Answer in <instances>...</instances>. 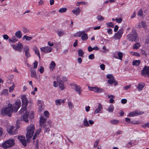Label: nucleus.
<instances>
[{"label":"nucleus","mask_w":149,"mask_h":149,"mask_svg":"<svg viewBox=\"0 0 149 149\" xmlns=\"http://www.w3.org/2000/svg\"><path fill=\"white\" fill-rule=\"evenodd\" d=\"M14 112L13 106L11 104H8V107L3 108L1 110V114H6L9 116H11L12 113Z\"/></svg>","instance_id":"nucleus-1"},{"label":"nucleus","mask_w":149,"mask_h":149,"mask_svg":"<svg viewBox=\"0 0 149 149\" xmlns=\"http://www.w3.org/2000/svg\"><path fill=\"white\" fill-rule=\"evenodd\" d=\"M35 129L33 125L30 124L26 128L27 133L26 135L27 140H30L31 138L34 133Z\"/></svg>","instance_id":"nucleus-2"},{"label":"nucleus","mask_w":149,"mask_h":149,"mask_svg":"<svg viewBox=\"0 0 149 149\" xmlns=\"http://www.w3.org/2000/svg\"><path fill=\"white\" fill-rule=\"evenodd\" d=\"M127 37L128 40L131 41H135L138 40L137 33L135 31H133L132 33L128 34Z\"/></svg>","instance_id":"nucleus-3"},{"label":"nucleus","mask_w":149,"mask_h":149,"mask_svg":"<svg viewBox=\"0 0 149 149\" xmlns=\"http://www.w3.org/2000/svg\"><path fill=\"white\" fill-rule=\"evenodd\" d=\"M14 139H9L4 142L2 144V146L4 148L6 149L12 147L15 144Z\"/></svg>","instance_id":"nucleus-4"},{"label":"nucleus","mask_w":149,"mask_h":149,"mask_svg":"<svg viewBox=\"0 0 149 149\" xmlns=\"http://www.w3.org/2000/svg\"><path fill=\"white\" fill-rule=\"evenodd\" d=\"M107 77L109 79L108 80V82L109 83L111 84H112L114 83L115 85L117 84L118 82L115 81L114 77L111 74H109L107 76Z\"/></svg>","instance_id":"nucleus-5"},{"label":"nucleus","mask_w":149,"mask_h":149,"mask_svg":"<svg viewBox=\"0 0 149 149\" xmlns=\"http://www.w3.org/2000/svg\"><path fill=\"white\" fill-rule=\"evenodd\" d=\"M141 75L145 77H149V67L145 66L141 71Z\"/></svg>","instance_id":"nucleus-6"},{"label":"nucleus","mask_w":149,"mask_h":149,"mask_svg":"<svg viewBox=\"0 0 149 149\" xmlns=\"http://www.w3.org/2000/svg\"><path fill=\"white\" fill-rule=\"evenodd\" d=\"M123 29H121L119 30L118 32L115 34L113 38L115 39H119L121 37L123 33Z\"/></svg>","instance_id":"nucleus-7"},{"label":"nucleus","mask_w":149,"mask_h":149,"mask_svg":"<svg viewBox=\"0 0 149 149\" xmlns=\"http://www.w3.org/2000/svg\"><path fill=\"white\" fill-rule=\"evenodd\" d=\"M40 49L42 52L45 53L50 52L52 50V48L49 46L42 47H41Z\"/></svg>","instance_id":"nucleus-8"},{"label":"nucleus","mask_w":149,"mask_h":149,"mask_svg":"<svg viewBox=\"0 0 149 149\" xmlns=\"http://www.w3.org/2000/svg\"><path fill=\"white\" fill-rule=\"evenodd\" d=\"M15 127L11 126L7 129L8 132L11 134H14L17 133V129H15Z\"/></svg>","instance_id":"nucleus-9"},{"label":"nucleus","mask_w":149,"mask_h":149,"mask_svg":"<svg viewBox=\"0 0 149 149\" xmlns=\"http://www.w3.org/2000/svg\"><path fill=\"white\" fill-rule=\"evenodd\" d=\"M21 101L20 100H17L15 103L14 108L13 109L14 112H16L17 111L18 109L21 106Z\"/></svg>","instance_id":"nucleus-10"},{"label":"nucleus","mask_w":149,"mask_h":149,"mask_svg":"<svg viewBox=\"0 0 149 149\" xmlns=\"http://www.w3.org/2000/svg\"><path fill=\"white\" fill-rule=\"evenodd\" d=\"M143 112L138 111H135L130 112L128 115V116L133 117L140 115L143 113Z\"/></svg>","instance_id":"nucleus-11"},{"label":"nucleus","mask_w":149,"mask_h":149,"mask_svg":"<svg viewBox=\"0 0 149 149\" xmlns=\"http://www.w3.org/2000/svg\"><path fill=\"white\" fill-rule=\"evenodd\" d=\"M21 99L22 102V105L23 107H26L28 103V101L27 100L26 96L25 95L22 96Z\"/></svg>","instance_id":"nucleus-12"},{"label":"nucleus","mask_w":149,"mask_h":149,"mask_svg":"<svg viewBox=\"0 0 149 149\" xmlns=\"http://www.w3.org/2000/svg\"><path fill=\"white\" fill-rule=\"evenodd\" d=\"M24 51L26 58L29 57L30 56V54L29 52V47L28 46L26 45L24 46Z\"/></svg>","instance_id":"nucleus-13"},{"label":"nucleus","mask_w":149,"mask_h":149,"mask_svg":"<svg viewBox=\"0 0 149 149\" xmlns=\"http://www.w3.org/2000/svg\"><path fill=\"white\" fill-rule=\"evenodd\" d=\"M18 139H19L22 144L24 146L26 145L25 137L22 136H18Z\"/></svg>","instance_id":"nucleus-14"},{"label":"nucleus","mask_w":149,"mask_h":149,"mask_svg":"<svg viewBox=\"0 0 149 149\" xmlns=\"http://www.w3.org/2000/svg\"><path fill=\"white\" fill-rule=\"evenodd\" d=\"M29 112H26V113L21 118V120H23L26 123H28L29 122Z\"/></svg>","instance_id":"nucleus-15"},{"label":"nucleus","mask_w":149,"mask_h":149,"mask_svg":"<svg viewBox=\"0 0 149 149\" xmlns=\"http://www.w3.org/2000/svg\"><path fill=\"white\" fill-rule=\"evenodd\" d=\"M31 77L36 79L38 77L36 75V71L33 68H31Z\"/></svg>","instance_id":"nucleus-16"},{"label":"nucleus","mask_w":149,"mask_h":149,"mask_svg":"<svg viewBox=\"0 0 149 149\" xmlns=\"http://www.w3.org/2000/svg\"><path fill=\"white\" fill-rule=\"evenodd\" d=\"M18 40V38L16 36H13L12 37L11 39H9L8 41L10 42H11L14 43L16 42Z\"/></svg>","instance_id":"nucleus-17"},{"label":"nucleus","mask_w":149,"mask_h":149,"mask_svg":"<svg viewBox=\"0 0 149 149\" xmlns=\"http://www.w3.org/2000/svg\"><path fill=\"white\" fill-rule=\"evenodd\" d=\"M17 51L19 52H21L22 51V49L23 48V46L22 44L20 42H18L17 43Z\"/></svg>","instance_id":"nucleus-18"},{"label":"nucleus","mask_w":149,"mask_h":149,"mask_svg":"<svg viewBox=\"0 0 149 149\" xmlns=\"http://www.w3.org/2000/svg\"><path fill=\"white\" fill-rule=\"evenodd\" d=\"M102 108V105L100 104L99 103L98 108L94 111V113L95 114L99 113Z\"/></svg>","instance_id":"nucleus-19"},{"label":"nucleus","mask_w":149,"mask_h":149,"mask_svg":"<svg viewBox=\"0 0 149 149\" xmlns=\"http://www.w3.org/2000/svg\"><path fill=\"white\" fill-rule=\"evenodd\" d=\"M75 90L79 95L81 94V92L82 91V89L80 86H76Z\"/></svg>","instance_id":"nucleus-20"},{"label":"nucleus","mask_w":149,"mask_h":149,"mask_svg":"<svg viewBox=\"0 0 149 149\" xmlns=\"http://www.w3.org/2000/svg\"><path fill=\"white\" fill-rule=\"evenodd\" d=\"M118 57L117 56H115V55H114L113 56L117 59H119L120 60H122V58L123 57V54L121 52H118Z\"/></svg>","instance_id":"nucleus-21"},{"label":"nucleus","mask_w":149,"mask_h":149,"mask_svg":"<svg viewBox=\"0 0 149 149\" xmlns=\"http://www.w3.org/2000/svg\"><path fill=\"white\" fill-rule=\"evenodd\" d=\"M80 10L79 7L75 9H74L72 10L73 13L76 15H78L80 12Z\"/></svg>","instance_id":"nucleus-22"},{"label":"nucleus","mask_w":149,"mask_h":149,"mask_svg":"<svg viewBox=\"0 0 149 149\" xmlns=\"http://www.w3.org/2000/svg\"><path fill=\"white\" fill-rule=\"evenodd\" d=\"M145 86V84L141 83L138 84L137 88L139 91H141Z\"/></svg>","instance_id":"nucleus-23"},{"label":"nucleus","mask_w":149,"mask_h":149,"mask_svg":"<svg viewBox=\"0 0 149 149\" xmlns=\"http://www.w3.org/2000/svg\"><path fill=\"white\" fill-rule=\"evenodd\" d=\"M33 49L35 52V54L38 56L39 58L40 59V56L39 52V51L37 47L36 46H34L33 47Z\"/></svg>","instance_id":"nucleus-24"},{"label":"nucleus","mask_w":149,"mask_h":149,"mask_svg":"<svg viewBox=\"0 0 149 149\" xmlns=\"http://www.w3.org/2000/svg\"><path fill=\"white\" fill-rule=\"evenodd\" d=\"M15 35L17 38H21L22 36V33L20 31H17L15 33Z\"/></svg>","instance_id":"nucleus-25"},{"label":"nucleus","mask_w":149,"mask_h":149,"mask_svg":"<svg viewBox=\"0 0 149 149\" xmlns=\"http://www.w3.org/2000/svg\"><path fill=\"white\" fill-rule=\"evenodd\" d=\"M114 107L112 104H111L109 106L107 110L110 112H113L114 110Z\"/></svg>","instance_id":"nucleus-26"},{"label":"nucleus","mask_w":149,"mask_h":149,"mask_svg":"<svg viewBox=\"0 0 149 149\" xmlns=\"http://www.w3.org/2000/svg\"><path fill=\"white\" fill-rule=\"evenodd\" d=\"M56 66V64L54 61H52L50 64V68L51 70L53 71Z\"/></svg>","instance_id":"nucleus-27"},{"label":"nucleus","mask_w":149,"mask_h":149,"mask_svg":"<svg viewBox=\"0 0 149 149\" xmlns=\"http://www.w3.org/2000/svg\"><path fill=\"white\" fill-rule=\"evenodd\" d=\"M57 33L58 36L60 37H61L62 36L65 35L66 33L64 31H57Z\"/></svg>","instance_id":"nucleus-28"},{"label":"nucleus","mask_w":149,"mask_h":149,"mask_svg":"<svg viewBox=\"0 0 149 149\" xmlns=\"http://www.w3.org/2000/svg\"><path fill=\"white\" fill-rule=\"evenodd\" d=\"M98 49L99 48L96 46L92 48L91 46H90L88 47V50L89 52H91L93 50H98Z\"/></svg>","instance_id":"nucleus-29"},{"label":"nucleus","mask_w":149,"mask_h":149,"mask_svg":"<svg viewBox=\"0 0 149 149\" xmlns=\"http://www.w3.org/2000/svg\"><path fill=\"white\" fill-rule=\"evenodd\" d=\"M88 37L86 34L85 33L81 36V38L82 40L83 41L86 40L88 39Z\"/></svg>","instance_id":"nucleus-30"},{"label":"nucleus","mask_w":149,"mask_h":149,"mask_svg":"<svg viewBox=\"0 0 149 149\" xmlns=\"http://www.w3.org/2000/svg\"><path fill=\"white\" fill-rule=\"evenodd\" d=\"M26 107L25 106H23L22 105V108L20 111H19V112L20 113H26V112H27L26 111Z\"/></svg>","instance_id":"nucleus-31"},{"label":"nucleus","mask_w":149,"mask_h":149,"mask_svg":"<svg viewBox=\"0 0 149 149\" xmlns=\"http://www.w3.org/2000/svg\"><path fill=\"white\" fill-rule=\"evenodd\" d=\"M140 63V60H134L133 61L132 64L134 65L138 66Z\"/></svg>","instance_id":"nucleus-32"},{"label":"nucleus","mask_w":149,"mask_h":149,"mask_svg":"<svg viewBox=\"0 0 149 149\" xmlns=\"http://www.w3.org/2000/svg\"><path fill=\"white\" fill-rule=\"evenodd\" d=\"M84 54V52L81 49H79L78 51V54L79 56L82 57Z\"/></svg>","instance_id":"nucleus-33"},{"label":"nucleus","mask_w":149,"mask_h":149,"mask_svg":"<svg viewBox=\"0 0 149 149\" xmlns=\"http://www.w3.org/2000/svg\"><path fill=\"white\" fill-rule=\"evenodd\" d=\"M58 84L59 87L61 90H62L65 89V87L64 86V84L63 81L62 82H61V83H58Z\"/></svg>","instance_id":"nucleus-34"},{"label":"nucleus","mask_w":149,"mask_h":149,"mask_svg":"<svg viewBox=\"0 0 149 149\" xmlns=\"http://www.w3.org/2000/svg\"><path fill=\"white\" fill-rule=\"evenodd\" d=\"M130 53V54L132 55H134L137 57H139L140 56V54L137 52H131Z\"/></svg>","instance_id":"nucleus-35"},{"label":"nucleus","mask_w":149,"mask_h":149,"mask_svg":"<svg viewBox=\"0 0 149 149\" xmlns=\"http://www.w3.org/2000/svg\"><path fill=\"white\" fill-rule=\"evenodd\" d=\"M84 125L85 126L88 127L89 126V124L86 118H84Z\"/></svg>","instance_id":"nucleus-36"},{"label":"nucleus","mask_w":149,"mask_h":149,"mask_svg":"<svg viewBox=\"0 0 149 149\" xmlns=\"http://www.w3.org/2000/svg\"><path fill=\"white\" fill-rule=\"evenodd\" d=\"M32 39V37H31L28 36L26 35L24 36L23 37V40L25 39L27 41H29L31 40Z\"/></svg>","instance_id":"nucleus-37"},{"label":"nucleus","mask_w":149,"mask_h":149,"mask_svg":"<svg viewBox=\"0 0 149 149\" xmlns=\"http://www.w3.org/2000/svg\"><path fill=\"white\" fill-rule=\"evenodd\" d=\"M140 46V43H136L133 45V49H137L139 48Z\"/></svg>","instance_id":"nucleus-38"},{"label":"nucleus","mask_w":149,"mask_h":149,"mask_svg":"<svg viewBox=\"0 0 149 149\" xmlns=\"http://www.w3.org/2000/svg\"><path fill=\"white\" fill-rule=\"evenodd\" d=\"M111 123L113 124H117L119 123V121L117 120L113 119L111 120Z\"/></svg>","instance_id":"nucleus-39"},{"label":"nucleus","mask_w":149,"mask_h":149,"mask_svg":"<svg viewBox=\"0 0 149 149\" xmlns=\"http://www.w3.org/2000/svg\"><path fill=\"white\" fill-rule=\"evenodd\" d=\"M89 89L91 91H93L96 92H97L98 91V88L95 87H91Z\"/></svg>","instance_id":"nucleus-40"},{"label":"nucleus","mask_w":149,"mask_h":149,"mask_svg":"<svg viewBox=\"0 0 149 149\" xmlns=\"http://www.w3.org/2000/svg\"><path fill=\"white\" fill-rule=\"evenodd\" d=\"M68 105L69 109H72L74 107L73 104L70 101L68 102Z\"/></svg>","instance_id":"nucleus-41"},{"label":"nucleus","mask_w":149,"mask_h":149,"mask_svg":"<svg viewBox=\"0 0 149 149\" xmlns=\"http://www.w3.org/2000/svg\"><path fill=\"white\" fill-rule=\"evenodd\" d=\"M81 4H82L83 5H87L88 4V3L86 2H84V1H81V2H77L76 4V5L77 6H79Z\"/></svg>","instance_id":"nucleus-42"},{"label":"nucleus","mask_w":149,"mask_h":149,"mask_svg":"<svg viewBox=\"0 0 149 149\" xmlns=\"http://www.w3.org/2000/svg\"><path fill=\"white\" fill-rule=\"evenodd\" d=\"M109 27H112L113 28L114 26V25L113 24L112 22H107L106 24Z\"/></svg>","instance_id":"nucleus-43"},{"label":"nucleus","mask_w":149,"mask_h":149,"mask_svg":"<svg viewBox=\"0 0 149 149\" xmlns=\"http://www.w3.org/2000/svg\"><path fill=\"white\" fill-rule=\"evenodd\" d=\"M66 10L67 8H64L60 9L58 10V11L60 13H62L65 12L66 11Z\"/></svg>","instance_id":"nucleus-44"},{"label":"nucleus","mask_w":149,"mask_h":149,"mask_svg":"<svg viewBox=\"0 0 149 149\" xmlns=\"http://www.w3.org/2000/svg\"><path fill=\"white\" fill-rule=\"evenodd\" d=\"M97 19L100 21H102L104 19V18L100 15H98L97 17Z\"/></svg>","instance_id":"nucleus-45"},{"label":"nucleus","mask_w":149,"mask_h":149,"mask_svg":"<svg viewBox=\"0 0 149 149\" xmlns=\"http://www.w3.org/2000/svg\"><path fill=\"white\" fill-rule=\"evenodd\" d=\"M46 121V119L43 117L41 116L40 118V123H45Z\"/></svg>","instance_id":"nucleus-46"},{"label":"nucleus","mask_w":149,"mask_h":149,"mask_svg":"<svg viewBox=\"0 0 149 149\" xmlns=\"http://www.w3.org/2000/svg\"><path fill=\"white\" fill-rule=\"evenodd\" d=\"M56 79L57 81H58V83H61V82H62L63 81L60 78L59 76H58L57 77Z\"/></svg>","instance_id":"nucleus-47"},{"label":"nucleus","mask_w":149,"mask_h":149,"mask_svg":"<svg viewBox=\"0 0 149 149\" xmlns=\"http://www.w3.org/2000/svg\"><path fill=\"white\" fill-rule=\"evenodd\" d=\"M116 22L118 23H120L122 21V19L121 18H116L115 19Z\"/></svg>","instance_id":"nucleus-48"},{"label":"nucleus","mask_w":149,"mask_h":149,"mask_svg":"<svg viewBox=\"0 0 149 149\" xmlns=\"http://www.w3.org/2000/svg\"><path fill=\"white\" fill-rule=\"evenodd\" d=\"M56 104L57 105L59 106L61 104V101L60 100H55Z\"/></svg>","instance_id":"nucleus-49"},{"label":"nucleus","mask_w":149,"mask_h":149,"mask_svg":"<svg viewBox=\"0 0 149 149\" xmlns=\"http://www.w3.org/2000/svg\"><path fill=\"white\" fill-rule=\"evenodd\" d=\"M40 127H46V124L45 123H40Z\"/></svg>","instance_id":"nucleus-50"},{"label":"nucleus","mask_w":149,"mask_h":149,"mask_svg":"<svg viewBox=\"0 0 149 149\" xmlns=\"http://www.w3.org/2000/svg\"><path fill=\"white\" fill-rule=\"evenodd\" d=\"M84 31H81L78 32L77 33V36L79 37H80L81 36L83 35V34L84 33Z\"/></svg>","instance_id":"nucleus-51"},{"label":"nucleus","mask_w":149,"mask_h":149,"mask_svg":"<svg viewBox=\"0 0 149 149\" xmlns=\"http://www.w3.org/2000/svg\"><path fill=\"white\" fill-rule=\"evenodd\" d=\"M38 63L36 61H35L34 63H33V68L34 69L36 68L38 66Z\"/></svg>","instance_id":"nucleus-52"},{"label":"nucleus","mask_w":149,"mask_h":149,"mask_svg":"<svg viewBox=\"0 0 149 149\" xmlns=\"http://www.w3.org/2000/svg\"><path fill=\"white\" fill-rule=\"evenodd\" d=\"M142 127L145 128H146V127H148L149 128V123H145L142 126Z\"/></svg>","instance_id":"nucleus-53"},{"label":"nucleus","mask_w":149,"mask_h":149,"mask_svg":"<svg viewBox=\"0 0 149 149\" xmlns=\"http://www.w3.org/2000/svg\"><path fill=\"white\" fill-rule=\"evenodd\" d=\"M8 90L6 89L3 90L2 93V94L3 95H6L8 93Z\"/></svg>","instance_id":"nucleus-54"},{"label":"nucleus","mask_w":149,"mask_h":149,"mask_svg":"<svg viewBox=\"0 0 149 149\" xmlns=\"http://www.w3.org/2000/svg\"><path fill=\"white\" fill-rule=\"evenodd\" d=\"M138 15L140 16H142L143 15V11L141 10H140L138 11Z\"/></svg>","instance_id":"nucleus-55"},{"label":"nucleus","mask_w":149,"mask_h":149,"mask_svg":"<svg viewBox=\"0 0 149 149\" xmlns=\"http://www.w3.org/2000/svg\"><path fill=\"white\" fill-rule=\"evenodd\" d=\"M88 58L92 60L94 59V55L93 54H90Z\"/></svg>","instance_id":"nucleus-56"},{"label":"nucleus","mask_w":149,"mask_h":149,"mask_svg":"<svg viewBox=\"0 0 149 149\" xmlns=\"http://www.w3.org/2000/svg\"><path fill=\"white\" fill-rule=\"evenodd\" d=\"M39 71L40 72V73H43L44 71V68L42 66H41L40 67V68L39 69Z\"/></svg>","instance_id":"nucleus-57"},{"label":"nucleus","mask_w":149,"mask_h":149,"mask_svg":"<svg viewBox=\"0 0 149 149\" xmlns=\"http://www.w3.org/2000/svg\"><path fill=\"white\" fill-rule=\"evenodd\" d=\"M41 131V129L40 128L37 130L36 131L35 134L36 135H39V133H40Z\"/></svg>","instance_id":"nucleus-58"},{"label":"nucleus","mask_w":149,"mask_h":149,"mask_svg":"<svg viewBox=\"0 0 149 149\" xmlns=\"http://www.w3.org/2000/svg\"><path fill=\"white\" fill-rule=\"evenodd\" d=\"M14 85L13 84V85L10 88L9 91L10 92H11L13 91L14 90Z\"/></svg>","instance_id":"nucleus-59"},{"label":"nucleus","mask_w":149,"mask_h":149,"mask_svg":"<svg viewBox=\"0 0 149 149\" xmlns=\"http://www.w3.org/2000/svg\"><path fill=\"white\" fill-rule=\"evenodd\" d=\"M107 32L109 34H112V30L111 29H107Z\"/></svg>","instance_id":"nucleus-60"},{"label":"nucleus","mask_w":149,"mask_h":149,"mask_svg":"<svg viewBox=\"0 0 149 149\" xmlns=\"http://www.w3.org/2000/svg\"><path fill=\"white\" fill-rule=\"evenodd\" d=\"M100 67L102 70H104L105 68V65L104 64H102L100 65Z\"/></svg>","instance_id":"nucleus-61"},{"label":"nucleus","mask_w":149,"mask_h":149,"mask_svg":"<svg viewBox=\"0 0 149 149\" xmlns=\"http://www.w3.org/2000/svg\"><path fill=\"white\" fill-rule=\"evenodd\" d=\"M99 141L98 140H97L95 142V143L94 145V148H95L97 146L98 144L99 143Z\"/></svg>","instance_id":"nucleus-62"},{"label":"nucleus","mask_w":149,"mask_h":149,"mask_svg":"<svg viewBox=\"0 0 149 149\" xmlns=\"http://www.w3.org/2000/svg\"><path fill=\"white\" fill-rule=\"evenodd\" d=\"M127 100L126 99H123L121 100V102L122 104H125L127 103Z\"/></svg>","instance_id":"nucleus-63"},{"label":"nucleus","mask_w":149,"mask_h":149,"mask_svg":"<svg viewBox=\"0 0 149 149\" xmlns=\"http://www.w3.org/2000/svg\"><path fill=\"white\" fill-rule=\"evenodd\" d=\"M23 32L24 33H28V32H29V31L27 28H24L23 29Z\"/></svg>","instance_id":"nucleus-64"}]
</instances>
